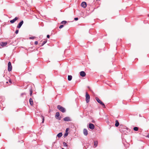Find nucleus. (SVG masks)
<instances>
[{
    "mask_svg": "<svg viewBox=\"0 0 149 149\" xmlns=\"http://www.w3.org/2000/svg\"><path fill=\"white\" fill-rule=\"evenodd\" d=\"M57 108L60 111L62 112L63 113H64L65 111V109L62 106L60 105H58L57 106Z\"/></svg>",
    "mask_w": 149,
    "mask_h": 149,
    "instance_id": "nucleus-1",
    "label": "nucleus"
},
{
    "mask_svg": "<svg viewBox=\"0 0 149 149\" xmlns=\"http://www.w3.org/2000/svg\"><path fill=\"white\" fill-rule=\"evenodd\" d=\"M95 99L96 100L98 103H100L102 106H103L104 107H105V105L104 103L102 102L98 97H96Z\"/></svg>",
    "mask_w": 149,
    "mask_h": 149,
    "instance_id": "nucleus-2",
    "label": "nucleus"
},
{
    "mask_svg": "<svg viewBox=\"0 0 149 149\" xmlns=\"http://www.w3.org/2000/svg\"><path fill=\"white\" fill-rule=\"evenodd\" d=\"M86 101L87 103H88L89 101L90 97L87 92L86 93Z\"/></svg>",
    "mask_w": 149,
    "mask_h": 149,
    "instance_id": "nucleus-3",
    "label": "nucleus"
},
{
    "mask_svg": "<svg viewBox=\"0 0 149 149\" xmlns=\"http://www.w3.org/2000/svg\"><path fill=\"white\" fill-rule=\"evenodd\" d=\"M12 66L11 62L9 61L8 63V70L10 72L12 70Z\"/></svg>",
    "mask_w": 149,
    "mask_h": 149,
    "instance_id": "nucleus-4",
    "label": "nucleus"
},
{
    "mask_svg": "<svg viewBox=\"0 0 149 149\" xmlns=\"http://www.w3.org/2000/svg\"><path fill=\"white\" fill-rule=\"evenodd\" d=\"M60 116V114H59V113L58 112H57L56 113V114L55 115V117L56 118L59 120H61V117H59Z\"/></svg>",
    "mask_w": 149,
    "mask_h": 149,
    "instance_id": "nucleus-5",
    "label": "nucleus"
},
{
    "mask_svg": "<svg viewBox=\"0 0 149 149\" xmlns=\"http://www.w3.org/2000/svg\"><path fill=\"white\" fill-rule=\"evenodd\" d=\"M23 23L24 22L23 20L21 21V22H19L17 26V28L18 29L20 28L23 24Z\"/></svg>",
    "mask_w": 149,
    "mask_h": 149,
    "instance_id": "nucleus-6",
    "label": "nucleus"
},
{
    "mask_svg": "<svg viewBox=\"0 0 149 149\" xmlns=\"http://www.w3.org/2000/svg\"><path fill=\"white\" fill-rule=\"evenodd\" d=\"M81 6L83 8H86L87 6L86 3L84 1L81 4Z\"/></svg>",
    "mask_w": 149,
    "mask_h": 149,
    "instance_id": "nucleus-7",
    "label": "nucleus"
},
{
    "mask_svg": "<svg viewBox=\"0 0 149 149\" xmlns=\"http://www.w3.org/2000/svg\"><path fill=\"white\" fill-rule=\"evenodd\" d=\"M89 127L91 130H93L95 128V126L93 124L90 123L89 125Z\"/></svg>",
    "mask_w": 149,
    "mask_h": 149,
    "instance_id": "nucleus-8",
    "label": "nucleus"
},
{
    "mask_svg": "<svg viewBox=\"0 0 149 149\" xmlns=\"http://www.w3.org/2000/svg\"><path fill=\"white\" fill-rule=\"evenodd\" d=\"M18 19V18L17 17H15L13 19L10 20V22L11 24L13 23L15 21L17 20Z\"/></svg>",
    "mask_w": 149,
    "mask_h": 149,
    "instance_id": "nucleus-9",
    "label": "nucleus"
},
{
    "mask_svg": "<svg viewBox=\"0 0 149 149\" xmlns=\"http://www.w3.org/2000/svg\"><path fill=\"white\" fill-rule=\"evenodd\" d=\"M63 120L65 121H71V120L70 119V118L69 117H65V118H64Z\"/></svg>",
    "mask_w": 149,
    "mask_h": 149,
    "instance_id": "nucleus-10",
    "label": "nucleus"
},
{
    "mask_svg": "<svg viewBox=\"0 0 149 149\" xmlns=\"http://www.w3.org/2000/svg\"><path fill=\"white\" fill-rule=\"evenodd\" d=\"M83 133L84 135L87 136L88 134V131L86 129H84L83 130Z\"/></svg>",
    "mask_w": 149,
    "mask_h": 149,
    "instance_id": "nucleus-11",
    "label": "nucleus"
},
{
    "mask_svg": "<svg viewBox=\"0 0 149 149\" xmlns=\"http://www.w3.org/2000/svg\"><path fill=\"white\" fill-rule=\"evenodd\" d=\"M80 75L82 77H84L85 76L86 73L84 72L83 71H82L80 72Z\"/></svg>",
    "mask_w": 149,
    "mask_h": 149,
    "instance_id": "nucleus-12",
    "label": "nucleus"
},
{
    "mask_svg": "<svg viewBox=\"0 0 149 149\" xmlns=\"http://www.w3.org/2000/svg\"><path fill=\"white\" fill-rule=\"evenodd\" d=\"M29 102H30V105L31 106H32L33 104V102L32 99L31 98H30L29 99Z\"/></svg>",
    "mask_w": 149,
    "mask_h": 149,
    "instance_id": "nucleus-13",
    "label": "nucleus"
},
{
    "mask_svg": "<svg viewBox=\"0 0 149 149\" xmlns=\"http://www.w3.org/2000/svg\"><path fill=\"white\" fill-rule=\"evenodd\" d=\"M0 44L1 46H6L7 45V42H2L0 43Z\"/></svg>",
    "mask_w": 149,
    "mask_h": 149,
    "instance_id": "nucleus-14",
    "label": "nucleus"
},
{
    "mask_svg": "<svg viewBox=\"0 0 149 149\" xmlns=\"http://www.w3.org/2000/svg\"><path fill=\"white\" fill-rule=\"evenodd\" d=\"M62 136V132H60L58 134H57V136L58 138H60Z\"/></svg>",
    "mask_w": 149,
    "mask_h": 149,
    "instance_id": "nucleus-15",
    "label": "nucleus"
},
{
    "mask_svg": "<svg viewBox=\"0 0 149 149\" xmlns=\"http://www.w3.org/2000/svg\"><path fill=\"white\" fill-rule=\"evenodd\" d=\"M119 124V122H118V120H116V123L115 124V125L116 127H118Z\"/></svg>",
    "mask_w": 149,
    "mask_h": 149,
    "instance_id": "nucleus-16",
    "label": "nucleus"
},
{
    "mask_svg": "<svg viewBox=\"0 0 149 149\" xmlns=\"http://www.w3.org/2000/svg\"><path fill=\"white\" fill-rule=\"evenodd\" d=\"M98 141H94V148L96 147L97 146Z\"/></svg>",
    "mask_w": 149,
    "mask_h": 149,
    "instance_id": "nucleus-17",
    "label": "nucleus"
},
{
    "mask_svg": "<svg viewBox=\"0 0 149 149\" xmlns=\"http://www.w3.org/2000/svg\"><path fill=\"white\" fill-rule=\"evenodd\" d=\"M72 78V76L71 75H68V80L70 81H71Z\"/></svg>",
    "mask_w": 149,
    "mask_h": 149,
    "instance_id": "nucleus-18",
    "label": "nucleus"
},
{
    "mask_svg": "<svg viewBox=\"0 0 149 149\" xmlns=\"http://www.w3.org/2000/svg\"><path fill=\"white\" fill-rule=\"evenodd\" d=\"M133 130L135 131H137L138 130V127H134L133 128Z\"/></svg>",
    "mask_w": 149,
    "mask_h": 149,
    "instance_id": "nucleus-19",
    "label": "nucleus"
},
{
    "mask_svg": "<svg viewBox=\"0 0 149 149\" xmlns=\"http://www.w3.org/2000/svg\"><path fill=\"white\" fill-rule=\"evenodd\" d=\"M63 146L64 147H66L68 146L66 143L65 142H63Z\"/></svg>",
    "mask_w": 149,
    "mask_h": 149,
    "instance_id": "nucleus-20",
    "label": "nucleus"
},
{
    "mask_svg": "<svg viewBox=\"0 0 149 149\" xmlns=\"http://www.w3.org/2000/svg\"><path fill=\"white\" fill-rule=\"evenodd\" d=\"M68 135V132H65V134H64V137L67 136Z\"/></svg>",
    "mask_w": 149,
    "mask_h": 149,
    "instance_id": "nucleus-21",
    "label": "nucleus"
},
{
    "mask_svg": "<svg viewBox=\"0 0 149 149\" xmlns=\"http://www.w3.org/2000/svg\"><path fill=\"white\" fill-rule=\"evenodd\" d=\"M30 95L31 96L32 94L33 91L31 89L30 90Z\"/></svg>",
    "mask_w": 149,
    "mask_h": 149,
    "instance_id": "nucleus-22",
    "label": "nucleus"
},
{
    "mask_svg": "<svg viewBox=\"0 0 149 149\" xmlns=\"http://www.w3.org/2000/svg\"><path fill=\"white\" fill-rule=\"evenodd\" d=\"M47 42V40L43 42L42 44V46H43Z\"/></svg>",
    "mask_w": 149,
    "mask_h": 149,
    "instance_id": "nucleus-23",
    "label": "nucleus"
},
{
    "mask_svg": "<svg viewBox=\"0 0 149 149\" xmlns=\"http://www.w3.org/2000/svg\"><path fill=\"white\" fill-rule=\"evenodd\" d=\"M67 22L66 21H63L61 22V23L63 24H65Z\"/></svg>",
    "mask_w": 149,
    "mask_h": 149,
    "instance_id": "nucleus-24",
    "label": "nucleus"
},
{
    "mask_svg": "<svg viewBox=\"0 0 149 149\" xmlns=\"http://www.w3.org/2000/svg\"><path fill=\"white\" fill-rule=\"evenodd\" d=\"M42 123H43L44 121V117L43 116H42Z\"/></svg>",
    "mask_w": 149,
    "mask_h": 149,
    "instance_id": "nucleus-25",
    "label": "nucleus"
},
{
    "mask_svg": "<svg viewBox=\"0 0 149 149\" xmlns=\"http://www.w3.org/2000/svg\"><path fill=\"white\" fill-rule=\"evenodd\" d=\"M35 38V37L32 36L31 37H30L29 38V39H33Z\"/></svg>",
    "mask_w": 149,
    "mask_h": 149,
    "instance_id": "nucleus-26",
    "label": "nucleus"
},
{
    "mask_svg": "<svg viewBox=\"0 0 149 149\" xmlns=\"http://www.w3.org/2000/svg\"><path fill=\"white\" fill-rule=\"evenodd\" d=\"M18 32H19V30L18 29H17L15 31V33L16 34H17L18 33Z\"/></svg>",
    "mask_w": 149,
    "mask_h": 149,
    "instance_id": "nucleus-27",
    "label": "nucleus"
},
{
    "mask_svg": "<svg viewBox=\"0 0 149 149\" xmlns=\"http://www.w3.org/2000/svg\"><path fill=\"white\" fill-rule=\"evenodd\" d=\"M63 25H61L59 26V29H61L63 27Z\"/></svg>",
    "mask_w": 149,
    "mask_h": 149,
    "instance_id": "nucleus-28",
    "label": "nucleus"
},
{
    "mask_svg": "<svg viewBox=\"0 0 149 149\" xmlns=\"http://www.w3.org/2000/svg\"><path fill=\"white\" fill-rule=\"evenodd\" d=\"M38 44V42L37 41H35V42H34V44L35 45H37Z\"/></svg>",
    "mask_w": 149,
    "mask_h": 149,
    "instance_id": "nucleus-29",
    "label": "nucleus"
},
{
    "mask_svg": "<svg viewBox=\"0 0 149 149\" xmlns=\"http://www.w3.org/2000/svg\"><path fill=\"white\" fill-rule=\"evenodd\" d=\"M8 81H9V83H10V84H11V80L10 79H9L8 80Z\"/></svg>",
    "mask_w": 149,
    "mask_h": 149,
    "instance_id": "nucleus-30",
    "label": "nucleus"
},
{
    "mask_svg": "<svg viewBox=\"0 0 149 149\" xmlns=\"http://www.w3.org/2000/svg\"><path fill=\"white\" fill-rule=\"evenodd\" d=\"M74 20L76 21L77 20H78V18L77 17L75 18L74 19Z\"/></svg>",
    "mask_w": 149,
    "mask_h": 149,
    "instance_id": "nucleus-31",
    "label": "nucleus"
},
{
    "mask_svg": "<svg viewBox=\"0 0 149 149\" xmlns=\"http://www.w3.org/2000/svg\"><path fill=\"white\" fill-rule=\"evenodd\" d=\"M69 130L68 128H67L65 130V132H68V130Z\"/></svg>",
    "mask_w": 149,
    "mask_h": 149,
    "instance_id": "nucleus-32",
    "label": "nucleus"
},
{
    "mask_svg": "<svg viewBox=\"0 0 149 149\" xmlns=\"http://www.w3.org/2000/svg\"><path fill=\"white\" fill-rule=\"evenodd\" d=\"M47 37L48 38H49V37H50V36H49V35H47Z\"/></svg>",
    "mask_w": 149,
    "mask_h": 149,
    "instance_id": "nucleus-33",
    "label": "nucleus"
},
{
    "mask_svg": "<svg viewBox=\"0 0 149 149\" xmlns=\"http://www.w3.org/2000/svg\"><path fill=\"white\" fill-rule=\"evenodd\" d=\"M147 137L149 138V134L147 136Z\"/></svg>",
    "mask_w": 149,
    "mask_h": 149,
    "instance_id": "nucleus-34",
    "label": "nucleus"
},
{
    "mask_svg": "<svg viewBox=\"0 0 149 149\" xmlns=\"http://www.w3.org/2000/svg\"><path fill=\"white\" fill-rule=\"evenodd\" d=\"M123 129H120V131H123Z\"/></svg>",
    "mask_w": 149,
    "mask_h": 149,
    "instance_id": "nucleus-35",
    "label": "nucleus"
},
{
    "mask_svg": "<svg viewBox=\"0 0 149 149\" xmlns=\"http://www.w3.org/2000/svg\"><path fill=\"white\" fill-rule=\"evenodd\" d=\"M24 94H25V93H22V94H21V95H24Z\"/></svg>",
    "mask_w": 149,
    "mask_h": 149,
    "instance_id": "nucleus-36",
    "label": "nucleus"
},
{
    "mask_svg": "<svg viewBox=\"0 0 149 149\" xmlns=\"http://www.w3.org/2000/svg\"><path fill=\"white\" fill-rule=\"evenodd\" d=\"M6 83H8V81H7V82H6Z\"/></svg>",
    "mask_w": 149,
    "mask_h": 149,
    "instance_id": "nucleus-37",
    "label": "nucleus"
}]
</instances>
